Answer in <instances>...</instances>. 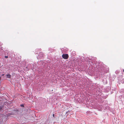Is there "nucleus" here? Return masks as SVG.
Listing matches in <instances>:
<instances>
[{"label": "nucleus", "mask_w": 124, "mask_h": 124, "mask_svg": "<svg viewBox=\"0 0 124 124\" xmlns=\"http://www.w3.org/2000/svg\"><path fill=\"white\" fill-rule=\"evenodd\" d=\"M8 56H5V58H8Z\"/></svg>", "instance_id": "6"}, {"label": "nucleus", "mask_w": 124, "mask_h": 124, "mask_svg": "<svg viewBox=\"0 0 124 124\" xmlns=\"http://www.w3.org/2000/svg\"><path fill=\"white\" fill-rule=\"evenodd\" d=\"M20 106L22 107H23L24 106L23 104H21L20 105Z\"/></svg>", "instance_id": "5"}, {"label": "nucleus", "mask_w": 124, "mask_h": 124, "mask_svg": "<svg viewBox=\"0 0 124 124\" xmlns=\"http://www.w3.org/2000/svg\"><path fill=\"white\" fill-rule=\"evenodd\" d=\"M2 107L0 106V111H2Z\"/></svg>", "instance_id": "3"}, {"label": "nucleus", "mask_w": 124, "mask_h": 124, "mask_svg": "<svg viewBox=\"0 0 124 124\" xmlns=\"http://www.w3.org/2000/svg\"><path fill=\"white\" fill-rule=\"evenodd\" d=\"M1 79V77H0V79Z\"/></svg>", "instance_id": "10"}, {"label": "nucleus", "mask_w": 124, "mask_h": 124, "mask_svg": "<svg viewBox=\"0 0 124 124\" xmlns=\"http://www.w3.org/2000/svg\"><path fill=\"white\" fill-rule=\"evenodd\" d=\"M8 78H10L11 77V76L9 74H7L6 76Z\"/></svg>", "instance_id": "2"}, {"label": "nucleus", "mask_w": 124, "mask_h": 124, "mask_svg": "<svg viewBox=\"0 0 124 124\" xmlns=\"http://www.w3.org/2000/svg\"><path fill=\"white\" fill-rule=\"evenodd\" d=\"M4 75V74H3V75H2L3 76V75Z\"/></svg>", "instance_id": "8"}, {"label": "nucleus", "mask_w": 124, "mask_h": 124, "mask_svg": "<svg viewBox=\"0 0 124 124\" xmlns=\"http://www.w3.org/2000/svg\"><path fill=\"white\" fill-rule=\"evenodd\" d=\"M123 72H124V69L123 70Z\"/></svg>", "instance_id": "9"}, {"label": "nucleus", "mask_w": 124, "mask_h": 124, "mask_svg": "<svg viewBox=\"0 0 124 124\" xmlns=\"http://www.w3.org/2000/svg\"><path fill=\"white\" fill-rule=\"evenodd\" d=\"M54 114H53V117H54Z\"/></svg>", "instance_id": "7"}, {"label": "nucleus", "mask_w": 124, "mask_h": 124, "mask_svg": "<svg viewBox=\"0 0 124 124\" xmlns=\"http://www.w3.org/2000/svg\"><path fill=\"white\" fill-rule=\"evenodd\" d=\"M62 57L64 59H67L69 57V55L67 54H63L62 55Z\"/></svg>", "instance_id": "1"}, {"label": "nucleus", "mask_w": 124, "mask_h": 124, "mask_svg": "<svg viewBox=\"0 0 124 124\" xmlns=\"http://www.w3.org/2000/svg\"><path fill=\"white\" fill-rule=\"evenodd\" d=\"M121 82L122 83H124V79H123L122 81H121Z\"/></svg>", "instance_id": "4"}]
</instances>
